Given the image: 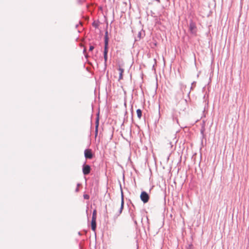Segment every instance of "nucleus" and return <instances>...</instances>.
I'll return each mask as SVG.
<instances>
[{
  "instance_id": "nucleus-1",
  "label": "nucleus",
  "mask_w": 249,
  "mask_h": 249,
  "mask_svg": "<svg viewBox=\"0 0 249 249\" xmlns=\"http://www.w3.org/2000/svg\"><path fill=\"white\" fill-rule=\"evenodd\" d=\"M117 69L119 71V76L118 78V81L123 79V73L124 72V63L120 60L117 61L116 62Z\"/></svg>"
},
{
  "instance_id": "nucleus-2",
  "label": "nucleus",
  "mask_w": 249,
  "mask_h": 249,
  "mask_svg": "<svg viewBox=\"0 0 249 249\" xmlns=\"http://www.w3.org/2000/svg\"><path fill=\"white\" fill-rule=\"evenodd\" d=\"M140 198L144 203H146L148 202L150 197L146 192L143 191L141 194Z\"/></svg>"
},
{
  "instance_id": "nucleus-3",
  "label": "nucleus",
  "mask_w": 249,
  "mask_h": 249,
  "mask_svg": "<svg viewBox=\"0 0 249 249\" xmlns=\"http://www.w3.org/2000/svg\"><path fill=\"white\" fill-rule=\"evenodd\" d=\"M189 30L192 34L196 35V24L193 21L190 23Z\"/></svg>"
},
{
  "instance_id": "nucleus-4",
  "label": "nucleus",
  "mask_w": 249,
  "mask_h": 249,
  "mask_svg": "<svg viewBox=\"0 0 249 249\" xmlns=\"http://www.w3.org/2000/svg\"><path fill=\"white\" fill-rule=\"evenodd\" d=\"M84 155L86 159H91L93 157L91 150L90 149H86L84 151Z\"/></svg>"
},
{
  "instance_id": "nucleus-5",
  "label": "nucleus",
  "mask_w": 249,
  "mask_h": 249,
  "mask_svg": "<svg viewBox=\"0 0 249 249\" xmlns=\"http://www.w3.org/2000/svg\"><path fill=\"white\" fill-rule=\"evenodd\" d=\"M90 167L89 165L85 164L83 167V173L85 175H88L90 172Z\"/></svg>"
},
{
  "instance_id": "nucleus-6",
  "label": "nucleus",
  "mask_w": 249,
  "mask_h": 249,
  "mask_svg": "<svg viewBox=\"0 0 249 249\" xmlns=\"http://www.w3.org/2000/svg\"><path fill=\"white\" fill-rule=\"evenodd\" d=\"M96 219H92L91 222V229L93 231H95L96 228Z\"/></svg>"
},
{
  "instance_id": "nucleus-7",
  "label": "nucleus",
  "mask_w": 249,
  "mask_h": 249,
  "mask_svg": "<svg viewBox=\"0 0 249 249\" xmlns=\"http://www.w3.org/2000/svg\"><path fill=\"white\" fill-rule=\"evenodd\" d=\"M124 196H123V193H122L121 205V207H120V210L118 213L119 214H120L122 213V212L123 208H124Z\"/></svg>"
},
{
  "instance_id": "nucleus-8",
  "label": "nucleus",
  "mask_w": 249,
  "mask_h": 249,
  "mask_svg": "<svg viewBox=\"0 0 249 249\" xmlns=\"http://www.w3.org/2000/svg\"><path fill=\"white\" fill-rule=\"evenodd\" d=\"M185 87L184 86H182L180 88V90L178 92V94L180 95V97L181 98L183 97L184 92H183V89H185Z\"/></svg>"
},
{
  "instance_id": "nucleus-9",
  "label": "nucleus",
  "mask_w": 249,
  "mask_h": 249,
  "mask_svg": "<svg viewBox=\"0 0 249 249\" xmlns=\"http://www.w3.org/2000/svg\"><path fill=\"white\" fill-rule=\"evenodd\" d=\"M136 113H137V115L139 119H140L141 118V117H142V110L140 109H138L136 110Z\"/></svg>"
},
{
  "instance_id": "nucleus-10",
  "label": "nucleus",
  "mask_w": 249,
  "mask_h": 249,
  "mask_svg": "<svg viewBox=\"0 0 249 249\" xmlns=\"http://www.w3.org/2000/svg\"><path fill=\"white\" fill-rule=\"evenodd\" d=\"M99 125V119H97L96 122V129H95V136L97 135L98 134V127Z\"/></svg>"
},
{
  "instance_id": "nucleus-11",
  "label": "nucleus",
  "mask_w": 249,
  "mask_h": 249,
  "mask_svg": "<svg viewBox=\"0 0 249 249\" xmlns=\"http://www.w3.org/2000/svg\"><path fill=\"white\" fill-rule=\"evenodd\" d=\"M97 217V211L96 210H94L92 213V219H96Z\"/></svg>"
},
{
  "instance_id": "nucleus-12",
  "label": "nucleus",
  "mask_w": 249,
  "mask_h": 249,
  "mask_svg": "<svg viewBox=\"0 0 249 249\" xmlns=\"http://www.w3.org/2000/svg\"><path fill=\"white\" fill-rule=\"evenodd\" d=\"M108 46V38L107 37V36H106L105 42V46Z\"/></svg>"
},
{
  "instance_id": "nucleus-13",
  "label": "nucleus",
  "mask_w": 249,
  "mask_h": 249,
  "mask_svg": "<svg viewBox=\"0 0 249 249\" xmlns=\"http://www.w3.org/2000/svg\"><path fill=\"white\" fill-rule=\"evenodd\" d=\"M108 47L107 46H105L104 54H107Z\"/></svg>"
},
{
  "instance_id": "nucleus-14",
  "label": "nucleus",
  "mask_w": 249,
  "mask_h": 249,
  "mask_svg": "<svg viewBox=\"0 0 249 249\" xmlns=\"http://www.w3.org/2000/svg\"><path fill=\"white\" fill-rule=\"evenodd\" d=\"M83 197L86 199H89V196L87 194H84Z\"/></svg>"
},
{
  "instance_id": "nucleus-15",
  "label": "nucleus",
  "mask_w": 249,
  "mask_h": 249,
  "mask_svg": "<svg viewBox=\"0 0 249 249\" xmlns=\"http://www.w3.org/2000/svg\"><path fill=\"white\" fill-rule=\"evenodd\" d=\"M107 54H104V59H105V63H106V62H107Z\"/></svg>"
},
{
  "instance_id": "nucleus-16",
  "label": "nucleus",
  "mask_w": 249,
  "mask_h": 249,
  "mask_svg": "<svg viewBox=\"0 0 249 249\" xmlns=\"http://www.w3.org/2000/svg\"><path fill=\"white\" fill-rule=\"evenodd\" d=\"M93 49H94V47H93V46H90L89 47V50L90 51H92L93 50Z\"/></svg>"
},
{
  "instance_id": "nucleus-17",
  "label": "nucleus",
  "mask_w": 249,
  "mask_h": 249,
  "mask_svg": "<svg viewBox=\"0 0 249 249\" xmlns=\"http://www.w3.org/2000/svg\"><path fill=\"white\" fill-rule=\"evenodd\" d=\"M79 185H79V184L77 185V188H76V192H78V191H79Z\"/></svg>"
}]
</instances>
